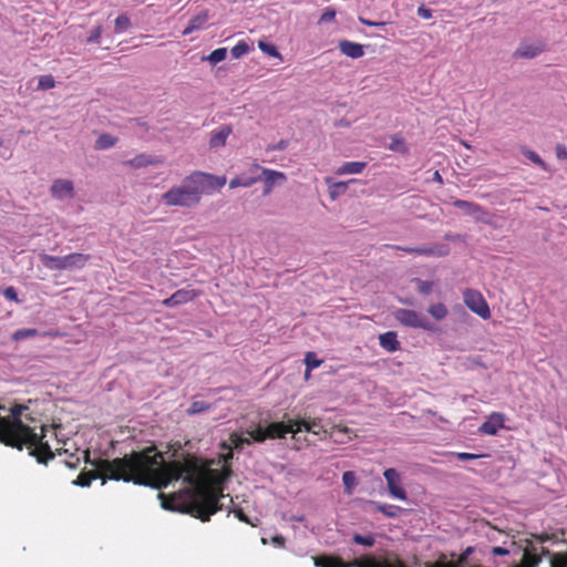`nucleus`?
<instances>
[{
	"instance_id": "nucleus-1",
	"label": "nucleus",
	"mask_w": 567,
	"mask_h": 567,
	"mask_svg": "<svg viewBox=\"0 0 567 567\" xmlns=\"http://www.w3.org/2000/svg\"><path fill=\"white\" fill-rule=\"evenodd\" d=\"M94 466L95 472L80 473L75 484L90 486L93 480L100 477L161 489L183 478L189 485L183 495L166 499L164 494H159L164 508H178L202 522H208L212 515L223 508L220 499L225 497L221 488L224 477L218 471L205 468L195 457L188 456L183 462H165L163 454L151 446L114 460L100 458L94 462Z\"/></svg>"
},
{
	"instance_id": "nucleus-2",
	"label": "nucleus",
	"mask_w": 567,
	"mask_h": 567,
	"mask_svg": "<svg viewBox=\"0 0 567 567\" xmlns=\"http://www.w3.org/2000/svg\"><path fill=\"white\" fill-rule=\"evenodd\" d=\"M0 409H3L0 405ZM25 405H14L10 409L7 416L0 415V442L7 446L18 450L27 449L29 454L37 458L39 463L47 464L54 457L49 443L44 441L45 426H40V433L22 422Z\"/></svg>"
},
{
	"instance_id": "nucleus-3",
	"label": "nucleus",
	"mask_w": 567,
	"mask_h": 567,
	"mask_svg": "<svg viewBox=\"0 0 567 567\" xmlns=\"http://www.w3.org/2000/svg\"><path fill=\"white\" fill-rule=\"evenodd\" d=\"M225 184V176L195 171L186 176L179 186H174L164 193L162 199L168 206L192 208L200 203L203 194H213Z\"/></svg>"
},
{
	"instance_id": "nucleus-4",
	"label": "nucleus",
	"mask_w": 567,
	"mask_h": 567,
	"mask_svg": "<svg viewBox=\"0 0 567 567\" xmlns=\"http://www.w3.org/2000/svg\"><path fill=\"white\" fill-rule=\"evenodd\" d=\"M393 317L404 327L419 328L429 332L436 331L435 324L415 310L399 308L393 311Z\"/></svg>"
},
{
	"instance_id": "nucleus-5",
	"label": "nucleus",
	"mask_w": 567,
	"mask_h": 567,
	"mask_svg": "<svg viewBox=\"0 0 567 567\" xmlns=\"http://www.w3.org/2000/svg\"><path fill=\"white\" fill-rule=\"evenodd\" d=\"M296 419H287L279 422H271L266 426L267 437L269 440L284 439L287 434L292 435L295 441L293 449L300 450V429L296 427Z\"/></svg>"
},
{
	"instance_id": "nucleus-6",
	"label": "nucleus",
	"mask_w": 567,
	"mask_h": 567,
	"mask_svg": "<svg viewBox=\"0 0 567 567\" xmlns=\"http://www.w3.org/2000/svg\"><path fill=\"white\" fill-rule=\"evenodd\" d=\"M346 567H408L400 556L394 551H386L382 560H377L371 556H362L347 561Z\"/></svg>"
},
{
	"instance_id": "nucleus-7",
	"label": "nucleus",
	"mask_w": 567,
	"mask_h": 567,
	"mask_svg": "<svg viewBox=\"0 0 567 567\" xmlns=\"http://www.w3.org/2000/svg\"><path fill=\"white\" fill-rule=\"evenodd\" d=\"M547 50V42L544 39L524 38L513 53L514 59H535Z\"/></svg>"
},
{
	"instance_id": "nucleus-8",
	"label": "nucleus",
	"mask_w": 567,
	"mask_h": 567,
	"mask_svg": "<svg viewBox=\"0 0 567 567\" xmlns=\"http://www.w3.org/2000/svg\"><path fill=\"white\" fill-rule=\"evenodd\" d=\"M463 300L466 307L482 319L486 320L491 318L489 306L480 291L471 288L465 289Z\"/></svg>"
},
{
	"instance_id": "nucleus-9",
	"label": "nucleus",
	"mask_w": 567,
	"mask_h": 567,
	"mask_svg": "<svg viewBox=\"0 0 567 567\" xmlns=\"http://www.w3.org/2000/svg\"><path fill=\"white\" fill-rule=\"evenodd\" d=\"M452 205L455 208H458L463 212L464 215L470 216L474 218L477 223H484L486 225L492 224V216L488 210H486L483 206L480 204H476L474 202H468L464 199H455Z\"/></svg>"
},
{
	"instance_id": "nucleus-10",
	"label": "nucleus",
	"mask_w": 567,
	"mask_h": 567,
	"mask_svg": "<svg viewBox=\"0 0 567 567\" xmlns=\"http://www.w3.org/2000/svg\"><path fill=\"white\" fill-rule=\"evenodd\" d=\"M475 551V547L468 546L461 553L455 560H449V556L444 553H439L437 559L433 563H424V567H466L468 557Z\"/></svg>"
},
{
	"instance_id": "nucleus-11",
	"label": "nucleus",
	"mask_w": 567,
	"mask_h": 567,
	"mask_svg": "<svg viewBox=\"0 0 567 567\" xmlns=\"http://www.w3.org/2000/svg\"><path fill=\"white\" fill-rule=\"evenodd\" d=\"M389 494L396 499L406 501L408 495L402 485L401 474L395 468H386L383 472Z\"/></svg>"
},
{
	"instance_id": "nucleus-12",
	"label": "nucleus",
	"mask_w": 567,
	"mask_h": 567,
	"mask_svg": "<svg viewBox=\"0 0 567 567\" xmlns=\"http://www.w3.org/2000/svg\"><path fill=\"white\" fill-rule=\"evenodd\" d=\"M50 192L51 196L59 200L71 199L75 195L73 182L63 178L53 181Z\"/></svg>"
},
{
	"instance_id": "nucleus-13",
	"label": "nucleus",
	"mask_w": 567,
	"mask_h": 567,
	"mask_svg": "<svg viewBox=\"0 0 567 567\" xmlns=\"http://www.w3.org/2000/svg\"><path fill=\"white\" fill-rule=\"evenodd\" d=\"M259 168V166H257ZM261 174L258 177H261L259 182H264L262 194L268 195L271 193L274 186L277 183H285L287 181V176L282 172L272 171L268 168H261Z\"/></svg>"
},
{
	"instance_id": "nucleus-14",
	"label": "nucleus",
	"mask_w": 567,
	"mask_h": 567,
	"mask_svg": "<svg viewBox=\"0 0 567 567\" xmlns=\"http://www.w3.org/2000/svg\"><path fill=\"white\" fill-rule=\"evenodd\" d=\"M198 295L199 293L194 289L182 288L176 290L171 297L163 300V305L168 308H174L194 300Z\"/></svg>"
},
{
	"instance_id": "nucleus-15",
	"label": "nucleus",
	"mask_w": 567,
	"mask_h": 567,
	"mask_svg": "<svg viewBox=\"0 0 567 567\" xmlns=\"http://www.w3.org/2000/svg\"><path fill=\"white\" fill-rule=\"evenodd\" d=\"M396 249L403 250L408 254H415L421 256H445L449 248L445 245L421 246V247H401L395 246Z\"/></svg>"
},
{
	"instance_id": "nucleus-16",
	"label": "nucleus",
	"mask_w": 567,
	"mask_h": 567,
	"mask_svg": "<svg viewBox=\"0 0 567 567\" xmlns=\"http://www.w3.org/2000/svg\"><path fill=\"white\" fill-rule=\"evenodd\" d=\"M164 163L163 156L159 155H151L146 153H141L133 158L128 159L126 164L133 168H143L147 166H157Z\"/></svg>"
},
{
	"instance_id": "nucleus-17",
	"label": "nucleus",
	"mask_w": 567,
	"mask_h": 567,
	"mask_svg": "<svg viewBox=\"0 0 567 567\" xmlns=\"http://www.w3.org/2000/svg\"><path fill=\"white\" fill-rule=\"evenodd\" d=\"M504 421L505 419L502 413L493 412L480 426L478 431L482 434L495 435L498 430L504 427Z\"/></svg>"
},
{
	"instance_id": "nucleus-18",
	"label": "nucleus",
	"mask_w": 567,
	"mask_h": 567,
	"mask_svg": "<svg viewBox=\"0 0 567 567\" xmlns=\"http://www.w3.org/2000/svg\"><path fill=\"white\" fill-rule=\"evenodd\" d=\"M91 255L82 252H72L63 256V269L64 270H78L82 269L90 261Z\"/></svg>"
},
{
	"instance_id": "nucleus-19",
	"label": "nucleus",
	"mask_w": 567,
	"mask_h": 567,
	"mask_svg": "<svg viewBox=\"0 0 567 567\" xmlns=\"http://www.w3.org/2000/svg\"><path fill=\"white\" fill-rule=\"evenodd\" d=\"M296 427L300 429L301 432L312 433L315 435L328 434L329 430H326L319 420L311 419H296Z\"/></svg>"
},
{
	"instance_id": "nucleus-20",
	"label": "nucleus",
	"mask_w": 567,
	"mask_h": 567,
	"mask_svg": "<svg viewBox=\"0 0 567 567\" xmlns=\"http://www.w3.org/2000/svg\"><path fill=\"white\" fill-rule=\"evenodd\" d=\"M329 436L338 444H344L350 442L355 435L353 434L352 430L338 424L332 425L329 430Z\"/></svg>"
},
{
	"instance_id": "nucleus-21",
	"label": "nucleus",
	"mask_w": 567,
	"mask_h": 567,
	"mask_svg": "<svg viewBox=\"0 0 567 567\" xmlns=\"http://www.w3.org/2000/svg\"><path fill=\"white\" fill-rule=\"evenodd\" d=\"M338 48L342 54L352 59H359L364 55L363 45L357 42L340 40Z\"/></svg>"
},
{
	"instance_id": "nucleus-22",
	"label": "nucleus",
	"mask_w": 567,
	"mask_h": 567,
	"mask_svg": "<svg viewBox=\"0 0 567 567\" xmlns=\"http://www.w3.org/2000/svg\"><path fill=\"white\" fill-rule=\"evenodd\" d=\"M233 128L230 125H221L217 130L212 132L209 146L212 148H218L226 144L227 137L231 134Z\"/></svg>"
},
{
	"instance_id": "nucleus-23",
	"label": "nucleus",
	"mask_w": 567,
	"mask_h": 567,
	"mask_svg": "<svg viewBox=\"0 0 567 567\" xmlns=\"http://www.w3.org/2000/svg\"><path fill=\"white\" fill-rule=\"evenodd\" d=\"M380 346L389 352H395L400 349V341L395 331H386L379 337Z\"/></svg>"
},
{
	"instance_id": "nucleus-24",
	"label": "nucleus",
	"mask_w": 567,
	"mask_h": 567,
	"mask_svg": "<svg viewBox=\"0 0 567 567\" xmlns=\"http://www.w3.org/2000/svg\"><path fill=\"white\" fill-rule=\"evenodd\" d=\"M313 564L316 567H346L347 561H343L338 556L323 554L313 557Z\"/></svg>"
},
{
	"instance_id": "nucleus-25",
	"label": "nucleus",
	"mask_w": 567,
	"mask_h": 567,
	"mask_svg": "<svg viewBox=\"0 0 567 567\" xmlns=\"http://www.w3.org/2000/svg\"><path fill=\"white\" fill-rule=\"evenodd\" d=\"M390 144L388 148L394 153H399L402 155H408L410 153V148L405 142V140L400 134H394L390 136Z\"/></svg>"
},
{
	"instance_id": "nucleus-26",
	"label": "nucleus",
	"mask_w": 567,
	"mask_h": 567,
	"mask_svg": "<svg viewBox=\"0 0 567 567\" xmlns=\"http://www.w3.org/2000/svg\"><path fill=\"white\" fill-rule=\"evenodd\" d=\"M40 260L42 265L50 270H64L63 256H51L48 254H41Z\"/></svg>"
},
{
	"instance_id": "nucleus-27",
	"label": "nucleus",
	"mask_w": 567,
	"mask_h": 567,
	"mask_svg": "<svg viewBox=\"0 0 567 567\" xmlns=\"http://www.w3.org/2000/svg\"><path fill=\"white\" fill-rule=\"evenodd\" d=\"M208 20L207 12L203 11L190 18L188 25L183 31V34H189L196 30H199Z\"/></svg>"
},
{
	"instance_id": "nucleus-28",
	"label": "nucleus",
	"mask_w": 567,
	"mask_h": 567,
	"mask_svg": "<svg viewBox=\"0 0 567 567\" xmlns=\"http://www.w3.org/2000/svg\"><path fill=\"white\" fill-rule=\"evenodd\" d=\"M365 167V162H346L337 169V174H360Z\"/></svg>"
},
{
	"instance_id": "nucleus-29",
	"label": "nucleus",
	"mask_w": 567,
	"mask_h": 567,
	"mask_svg": "<svg viewBox=\"0 0 567 567\" xmlns=\"http://www.w3.org/2000/svg\"><path fill=\"white\" fill-rule=\"evenodd\" d=\"M118 138L112 134L103 133L95 141L96 150H107L117 143Z\"/></svg>"
},
{
	"instance_id": "nucleus-30",
	"label": "nucleus",
	"mask_w": 567,
	"mask_h": 567,
	"mask_svg": "<svg viewBox=\"0 0 567 567\" xmlns=\"http://www.w3.org/2000/svg\"><path fill=\"white\" fill-rule=\"evenodd\" d=\"M520 152L524 155V157L529 159L532 163H534L535 165H537L538 167H540L544 171H548V165L545 163V161H543V158L535 151H533L526 146H523Z\"/></svg>"
},
{
	"instance_id": "nucleus-31",
	"label": "nucleus",
	"mask_w": 567,
	"mask_h": 567,
	"mask_svg": "<svg viewBox=\"0 0 567 567\" xmlns=\"http://www.w3.org/2000/svg\"><path fill=\"white\" fill-rule=\"evenodd\" d=\"M355 182V179H350L349 182H336L329 185V196L331 199H337L339 196L343 195L349 186V183Z\"/></svg>"
},
{
	"instance_id": "nucleus-32",
	"label": "nucleus",
	"mask_w": 567,
	"mask_h": 567,
	"mask_svg": "<svg viewBox=\"0 0 567 567\" xmlns=\"http://www.w3.org/2000/svg\"><path fill=\"white\" fill-rule=\"evenodd\" d=\"M260 179H261V177L236 176L230 179L229 187L231 189L239 187V186L250 187L252 184L259 182Z\"/></svg>"
},
{
	"instance_id": "nucleus-33",
	"label": "nucleus",
	"mask_w": 567,
	"mask_h": 567,
	"mask_svg": "<svg viewBox=\"0 0 567 567\" xmlns=\"http://www.w3.org/2000/svg\"><path fill=\"white\" fill-rule=\"evenodd\" d=\"M303 362L306 364V378H308L309 373L320 367V364L323 362L321 359L318 358V355L315 352H307L303 359Z\"/></svg>"
},
{
	"instance_id": "nucleus-34",
	"label": "nucleus",
	"mask_w": 567,
	"mask_h": 567,
	"mask_svg": "<svg viewBox=\"0 0 567 567\" xmlns=\"http://www.w3.org/2000/svg\"><path fill=\"white\" fill-rule=\"evenodd\" d=\"M132 27V22L127 13H121L114 21V32L124 33Z\"/></svg>"
},
{
	"instance_id": "nucleus-35",
	"label": "nucleus",
	"mask_w": 567,
	"mask_h": 567,
	"mask_svg": "<svg viewBox=\"0 0 567 567\" xmlns=\"http://www.w3.org/2000/svg\"><path fill=\"white\" fill-rule=\"evenodd\" d=\"M39 334L40 332L35 328L18 329L12 333L11 339L16 342H19L29 338L38 337Z\"/></svg>"
},
{
	"instance_id": "nucleus-36",
	"label": "nucleus",
	"mask_w": 567,
	"mask_h": 567,
	"mask_svg": "<svg viewBox=\"0 0 567 567\" xmlns=\"http://www.w3.org/2000/svg\"><path fill=\"white\" fill-rule=\"evenodd\" d=\"M412 282L415 284L416 290L423 296H429L433 291L434 282L430 280H423L421 278H413Z\"/></svg>"
},
{
	"instance_id": "nucleus-37",
	"label": "nucleus",
	"mask_w": 567,
	"mask_h": 567,
	"mask_svg": "<svg viewBox=\"0 0 567 567\" xmlns=\"http://www.w3.org/2000/svg\"><path fill=\"white\" fill-rule=\"evenodd\" d=\"M258 48L260 49V51L271 58H278L280 60H282V56L280 54V52L278 51V48L271 43V42H268V41H265V40H260L258 42Z\"/></svg>"
},
{
	"instance_id": "nucleus-38",
	"label": "nucleus",
	"mask_w": 567,
	"mask_h": 567,
	"mask_svg": "<svg viewBox=\"0 0 567 567\" xmlns=\"http://www.w3.org/2000/svg\"><path fill=\"white\" fill-rule=\"evenodd\" d=\"M427 312L435 319V320H443L447 316V308L444 303L437 302L433 303L427 308Z\"/></svg>"
},
{
	"instance_id": "nucleus-39",
	"label": "nucleus",
	"mask_w": 567,
	"mask_h": 567,
	"mask_svg": "<svg viewBox=\"0 0 567 567\" xmlns=\"http://www.w3.org/2000/svg\"><path fill=\"white\" fill-rule=\"evenodd\" d=\"M342 482H343V485H344V491L347 494H351L353 488L355 487L357 485V476L354 474V472L352 471H347L342 474Z\"/></svg>"
},
{
	"instance_id": "nucleus-40",
	"label": "nucleus",
	"mask_w": 567,
	"mask_h": 567,
	"mask_svg": "<svg viewBox=\"0 0 567 567\" xmlns=\"http://www.w3.org/2000/svg\"><path fill=\"white\" fill-rule=\"evenodd\" d=\"M549 567H567V550L550 555Z\"/></svg>"
},
{
	"instance_id": "nucleus-41",
	"label": "nucleus",
	"mask_w": 567,
	"mask_h": 567,
	"mask_svg": "<svg viewBox=\"0 0 567 567\" xmlns=\"http://www.w3.org/2000/svg\"><path fill=\"white\" fill-rule=\"evenodd\" d=\"M377 511L385 515L386 517H396L399 513L402 511L400 506L391 505V504H378Z\"/></svg>"
},
{
	"instance_id": "nucleus-42",
	"label": "nucleus",
	"mask_w": 567,
	"mask_h": 567,
	"mask_svg": "<svg viewBox=\"0 0 567 567\" xmlns=\"http://www.w3.org/2000/svg\"><path fill=\"white\" fill-rule=\"evenodd\" d=\"M247 434L249 435L250 441H254V442H257V443H262L266 440H268L267 432H266V426L262 427V426L259 425L256 429H252V430L248 431Z\"/></svg>"
},
{
	"instance_id": "nucleus-43",
	"label": "nucleus",
	"mask_w": 567,
	"mask_h": 567,
	"mask_svg": "<svg viewBox=\"0 0 567 567\" xmlns=\"http://www.w3.org/2000/svg\"><path fill=\"white\" fill-rule=\"evenodd\" d=\"M227 56V49L226 48H218L209 53L204 60L209 61L212 64H217L221 61H224Z\"/></svg>"
},
{
	"instance_id": "nucleus-44",
	"label": "nucleus",
	"mask_w": 567,
	"mask_h": 567,
	"mask_svg": "<svg viewBox=\"0 0 567 567\" xmlns=\"http://www.w3.org/2000/svg\"><path fill=\"white\" fill-rule=\"evenodd\" d=\"M250 48L244 40L239 41L235 47L231 48L230 54L233 59H240L249 52Z\"/></svg>"
},
{
	"instance_id": "nucleus-45",
	"label": "nucleus",
	"mask_w": 567,
	"mask_h": 567,
	"mask_svg": "<svg viewBox=\"0 0 567 567\" xmlns=\"http://www.w3.org/2000/svg\"><path fill=\"white\" fill-rule=\"evenodd\" d=\"M534 544L535 543H538V544H545V543H548V542H553L555 543L556 542V535L555 534H549V533H532L530 534V538Z\"/></svg>"
},
{
	"instance_id": "nucleus-46",
	"label": "nucleus",
	"mask_w": 567,
	"mask_h": 567,
	"mask_svg": "<svg viewBox=\"0 0 567 567\" xmlns=\"http://www.w3.org/2000/svg\"><path fill=\"white\" fill-rule=\"evenodd\" d=\"M352 540L358 545H363L367 547H372L375 544V538L373 535L363 536L360 534H354Z\"/></svg>"
},
{
	"instance_id": "nucleus-47",
	"label": "nucleus",
	"mask_w": 567,
	"mask_h": 567,
	"mask_svg": "<svg viewBox=\"0 0 567 567\" xmlns=\"http://www.w3.org/2000/svg\"><path fill=\"white\" fill-rule=\"evenodd\" d=\"M102 32H103V27L101 24L99 25H95L91 31H90V35L87 37V39L85 40L86 43L91 44H99L100 43V40H101V35H102Z\"/></svg>"
},
{
	"instance_id": "nucleus-48",
	"label": "nucleus",
	"mask_w": 567,
	"mask_h": 567,
	"mask_svg": "<svg viewBox=\"0 0 567 567\" xmlns=\"http://www.w3.org/2000/svg\"><path fill=\"white\" fill-rule=\"evenodd\" d=\"M55 85L54 78L51 74L48 75H41L39 78L38 87L41 90H50L53 89Z\"/></svg>"
},
{
	"instance_id": "nucleus-49",
	"label": "nucleus",
	"mask_w": 567,
	"mask_h": 567,
	"mask_svg": "<svg viewBox=\"0 0 567 567\" xmlns=\"http://www.w3.org/2000/svg\"><path fill=\"white\" fill-rule=\"evenodd\" d=\"M208 408H209V404L206 403L205 401H203V400H194L192 402V405L188 409V413L189 414H197V413L206 411Z\"/></svg>"
},
{
	"instance_id": "nucleus-50",
	"label": "nucleus",
	"mask_w": 567,
	"mask_h": 567,
	"mask_svg": "<svg viewBox=\"0 0 567 567\" xmlns=\"http://www.w3.org/2000/svg\"><path fill=\"white\" fill-rule=\"evenodd\" d=\"M230 442L234 445L235 449H243L244 445H249L251 443L249 436L244 437L241 435H238L236 433L230 435Z\"/></svg>"
},
{
	"instance_id": "nucleus-51",
	"label": "nucleus",
	"mask_w": 567,
	"mask_h": 567,
	"mask_svg": "<svg viewBox=\"0 0 567 567\" xmlns=\"http://www.w3.org/2000/svg\"><path fill=\"white\" fill-rule=\"evenodd\" d=\"M336 9L332 7L324 8L322 14L319 18L318 23H329L332 22L336 18Z\"/></svg>"
},
{
	"instance_id": "nucleus-52",
	"label": "nucleus",
	"mask_w": 567,
	"mask_h": 567,
	"mask_svg": "<svg viewBox=\"0 0 567 567\" xmlns=\"http://www.w3.org/2000/svg\"><path fill=\"white\" fill-rule=\"evenodd\" d=\"M2 295L6 299L13 301L16 303H21L22 300L18 297V291L13 286H8L2 290Z\"/></svg>"
},
{
	"instance_id": "nucleus-53",
	"label": "nucleus",
	"mask_w": 567,
	"mask_h": 567,
	"mask_svg": "<svg viewBox=\"0 0 567 567\" xmlns=\"http://www.w3.org/2000/svg\"><path fill=\"white\" fill-rule=\"evenodd\" d=\"M233 513L240 522L245 524H248L252 527H256L258 525L259 519L256 518L255 522L250 520V518L244 513L243 508H235Z\"/></svg>"
},
{
	"instance_id": "nucleus-54",
	"label": "nucleus",
	"mask_w": 567,
	"mask_h": 567,
	"mask_svg": "<svg viewBox=\"0 0 567 567\" xmlns=\"http://www.w3.org/2000/svg\"><path fill=\"white\" fill-rule=\"evenodd\" d=\"M290 144V141L289 140H280L278 141L276 144H269L267 147H266V151L267 152H281V151H285Z\"/></svg>"
},
{
	"instance_id": "nucleus-55",
	"label": "nucleus",
	"mask_w": 567,
	"mask_h": 567,
	"mask_svg": "<svg viewBox=\"0 0 567 567\" xmlns=\"http://www.w3.org/2000/svg\"><path fill=\"white\" fill-rule=\"evenodd\" d=\"M454 455L460 461H471V460H476L482 456L478 454H473V453H467V452H460V453H455Z\"/></svg>"
},
{
	"instance_id": "nucleus-56",
	"label": "nucleus",
	"mask_w": 567,
	"mask_h": 567,
	"mask_svg": "<svg viewBox=\"0 0 567 567\" xmlns=\"http://www.w3.org/2000/svg\"><path fill=\"white\" fill-rule=\"evenodd\" d=\"M417 16L422 19H431L433 16V11L425 7L424 4L417 8Z\"/></svg>"
},
{
	"instance_id": "nucleus-57",
	"label": "nucleus",
	"mask_w": 567,
	"mask_h": 567,
	"mask_svg": "<svg viewBox=\"0 0 567 567\" xmlns=\"http://www.w3.org/2000/svg\"><path fill=\"white\" fill-rule=\"evenodd\" d=\"M556 156L558 159H567V148L563 144H557L555 147Z\"/></svg>"
},
{
	"instance_id": "nucleus-58",
	"label": "nucleus",
	"mask_w": 567,
	"mask_h": 567,
	"mask_svg": "<svg viewBox=\"0 0 567 567\" xmlns=\"http://www.w3.org/2000/svg\"><path fill=\"white\" fill-rule=\"evenodd\" d=\"M491 553L494 555V556H506L509 554V550L505 547H501V546H494L491 550Z\"/></svg>"
},
{
	"instance_id": "nucleus-59",
	"label": "nucleus",
	"mask_w": 567,
	"mask_h": 567,
	"mask_svg": "<svg viewBox=\"0 0 567 567\" xmlns=\"http://www.w3.org/2000/svg\"><path fill=\"white\" fill-rule=\"evenodd\" d=\"M359 21L362 24L368 25V27H384L385 25V22L371 21V20H368V19L362 18V17L359 18Z\"/></svg>"
},
{
	"instance_id": "nucleus-60",
	"label": "nucleus",
	"mask_w": 567,
	"mask_h": 567,
	"mask_svg": "<svg viewBox=\"0 0 567 567\" xmlns=\"http://www.w3.org/2000/svg\"><path fill=\"white\" fill-rule=\"evenodd\" d=\"M554 551H550L548 548L546 547H540L538 548V556L540 557V561L543 560L544 557H547L548 560L550 559V555H553Z\"/></svg>"
},
{
	"instance_id": "nucleus-61",
	"label": "nucleus",
	"mask_w": 567,
	"mask_h": 567,
	"mask_svg": "<svg viewBox=\"0 0 567 567\" xmlns=\"http://www.w3.org/2000/svg\"><path fill=\"white\" fill-rule=\"evenodd\" d=\"M80 460H81V458H80L79 456H73V455H72L70 460L65 461V464H66V466H69L70 468H75V467L79 465Z\"/></svg>"
},
{
	"instance_id": "nucleus-62",
	"label": "nucleus",
	"mask_w": 567,
	"mask_h": 567,
	"mask_svg": "<svg viewBox=\"0 0 567 567\" xmlns=\"http://www.w3.org/2000/svg\"><path fill=\"white\" fill-rule=\"evenodd\" d=\"M272 543L276 545V546H279V547H284L285 544H286V539L284 536L281 535H276L272 537Z\"/></svg>"
},
{
	"instance_id": "nucleus-63",
	"label": "nucleus",
	"mask_w": 567,
	"mask_h": 567,
	"mask_svg": "<svg viewBox=\"0 0 567 567\" xmlns=\"http://www.w3.org/2000/svg\"><path fill=\"white\" fill-rule=\"evenodd\" d=\"M334 126L336 127H350L351 126V122L344 117L340 118V120H337L334 122Z\"/></svg>"
},
{
	"instance_id": "nucleus-64",
	"label": "nucleus",
	"mask_w": 567,
	"mask_h": 567,
	"mask_svg": "<svg viewBox=\"0 0 567 567\" xmlns=\"http://www.w3.org/2000/svg\"><path fill=\"white\" fill-rule=\"evenodd\" d=\"M432 181L436 182L439 184H443V177H442V175L440 174L439 171L434 172Z\"/></svg>"
}]
</instances>
